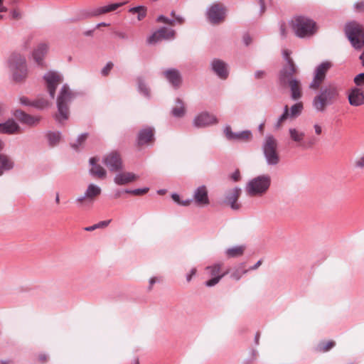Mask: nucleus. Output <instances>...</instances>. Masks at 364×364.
<instances>
[{"label": "nucleus", "mask_w": 364, "mask_h": 364, "mask_svg": "<svg viewBox=\"0 0 364 364\" xmlns=\"http://www.w3.org/2000/svg\"><path fill=\"white\" fill-rule=\"evenodd\" d=\"M298 69L294 63L289 60L288 63H286L282 68L280 70L278 74V82L281 87H287L288 83L291 82V80H296L294 75L296 73Z\"/></svg>", "instance_id": "obj_11"}, {"label": "nucleus", "mask_w": 364, "mask_h": 364, "mask_svg": "<svg viewBox=\"0 0 364 364\" xmlns=\"http://www.w3.org/2000/svg\"><path fill=\"white\" fill-rule=\"evenodd\" d=\"M48 105V102L44 99H39L32 102V107L43 109Z\"/></svg>", "instance_id": "obj_44"}, {"label": "nucleus", "mask_w": 364, "mask_h": 364, "mask_svg": "<svg viewBox=\"0 0 364 364\" xmlns=\"http://www.w3.org/2000/svg\"><path fill=\"white\" fill-rule=\"evenodd\" d=\"M277 140L271 134L265 136L262 144V151L269 166H276L279 163L280 158L277 151Z\"/></svg>", "instance_id": "obj_6"}, {"label": "nucleus", "mask_w": 364, "mask_h": 364, "mask_svg": "<svg viewBox=\"0 0 364 364\" xmlns=\"http://www.w3.org/2000/svg\"><path fill=\"white\" fill-rule=\"evenodd\" d=\"M74 97V94L70 90L69 86L65 84L62 86L57 97V107L58 114H56V120L59 122L66 120L69 116L68 105Z\"/></svg>", "instance_id": "obj_5"}, {"label": "nucleus", "mask_w": 364, "mask_h": 364, "mask_svg": "<svg viewBox=\"0 0 364 364\" xmlns=\"http://www.w3.org/2000/svg\"><path fill=\"white\" fill-rule=\"evenodd\" d=\"M146 15V8L144 9V10H141L140 12L138 13L137 18L139 21H141L145 18Z\"/></svg>", "instance_id": "obj_56"}, {"label": "nucleus", "mask_w": 364, "mask_h": 364, "mask_svg": "<svg viewBox=\"0 0 364 364\" xmlns=\"http://www.w3.org/2000/svg\"><path fill=\"white\" fill-rule=\"evenodd\" d=\"M156 21L157 22H160V23H166V24H168V25H171V26H173L174 25V20L169 19V18H168L167 17H166L164 15L159 16L157 17V18H156Z\"/></svg>", "instance_id": "obj_47"}, {"label": "nucleus", "mask_w": 364, "mask_h": 364, "mask_svg": "<svg viewBox=\"0 0 364 364\" xmlns=\"http://www.w3.org/2000/svg\"><path fill=\"white\" fill-rule=\"evenodd\" d=\"M101 192L100 187L91 183L87 186L84 195L76 198L75 203L80 208H90L92 207L95 198L100 196Z\"/></svg>", "instance_id": "obj_8"}, {"label": "nucleus", "mask_w": 364, "mask_h": 364, "mask_svg": "<svg viewBox=\"0 0 364 364\" xmlns=\"http://www.w3.org/2000/svg\"><path fill=\"white\" fill-rule=\"evenodd\" d=\"M43 79L46 82L47 91L50 98L53 100L55 97L56 88L63 82V77L58 72L50 70L44 75Z\"/></svg>", "instance_id": "obj_10"}, {"label": "nucleus", "mask_w": 364, "mask_h": 364, "mask_svg": "<svg viewBox=\"0 0 364 364\" xmlns=\"http://www.w3.org/2000/svg\"><path fill=\"white\" fill-rule=\"evenodd\" d=\"M137 83L139 92L141 94H142L144 97L149 98L151 96L150 90L149 87L144 82V80L141 77H138Z\"/></svg>", "instance_id": "obj_36"}, {"label": "nucleus", "mask_w": 364, "mask_h": 364, "mask_svg": "<svg viewBox=\"0 0 364 364\" xmlns=\"http://www.w3.org/2000/svg\"><path fill=\"white\" fill-rule=\"evenodd\" d=\"M289 117V107H288L287 105H285L284 108V112H283L282 114L278 118L277 122V123L275 124V127L277 128L280 127V126L282 124V122L284 121H285Z\"/></svg>", "instance_id": "obj_41"}, {"label": "nucleus", "mask_w": 364, "mask_h": 364, "mask_svg": "<svg viewBox=\"0 0 364 364\" xmlns=\"http://www.w3.org/2000/svg\"><path fill=\"white\" fill-rule=\"evenodd\" d=\"M175 36V31L173 29H169L166 27H161L151 35L147 39L149 44H154L163 39L169 40L173 39Z\"/></svg>", "instance_id": "obj_17"}, {"label": "nucleus", "mask_w": 364, "mask_h": 364, "mask_svg": "<svg viewBox=\"0 0 364 364\" xmlns=\"http://www.w3.org/2000/svg\"><path fill=\"white\" fill-rule=\"evenodd\" d=\"M49 50V45L46 42L39 43L31 52V56L34 62L41 67H44V58Z\"/></svg>", "instance_id": "obj_16"}, {"label": "nucleus", "mask_w": 364, "mask_h": 364, "mask_svg": "<svg viewBox=\"0 0 364 364\" xmlns=\"http://www.w3.org/2000/svg\"><path fill=\"white\" fill-rule=\"evenodd\" d=\"M196 273V268H193L191 269V272L189 274H187L186 276V280L188 282H190L193 277V276H194Z\"/></svg>", "instance_id": "obj_58"}, {"label": "nucleus", "mask_w": 364, "mask_h": 364, "mask_svg": "<svg viewBox=\"0 0 364 364\" xmlns=\"http://www.w3.org/2000/svg\"><path fill=\"white\" fill-rule=\"evenodd\" d=\"M97 161L98 159L96 157H92L90 159V164L92 166L90 173L91 175L99 178H105L106 177L107 172L102 166L97 164Z\"/></svg>", "instance_id": "obj_29"}, {"label": "nucleus", "mask_w": 364, "mask_h": 364, "mask_svg": "<svg viewBox=\"0 0 364 364\" xmlns=\"http://www.w3.org/2000/svg\"><path fill=\"white\" fill-rule=\"evenodd\" d=\"M264 74H265L264 71H263V70H257V71L255 72V76L256 78L259 79V78L263 77Z\"/></svg>", "instance_id": "obj_60"}, {"label": "nucleus", "mask_w": 364, "mask_h": 364, "mask_svg": "<svg viewBox=\"0 0 364 364\" xmlns=\"http://www.w3.org/2000/svg\"><path fill=\"white\" fill-rule=\"evenodd\" d=\"M193 200L198 206L203 207L209 205L210 200L205 186H200L195 190L193 195Z\"/></svg>", "instance_id": "obj_20"}, {"label": "nucleus", "mask_w": 364, "mask_h": 364, "mask_svg": "<svg viewBox=\"0 0 364 364\" xmlns=\"http://www.w3.org/2000/svg\"><path fill=\"white\" fill-rule=\"evenodd\" d=\"M245 263H240L232 272L230 277L235 280L238 281L242 276L246 274L248 270L245 269Z\"/></svg>", "instance_id": "obj_35"}, {"label": "nucleus", "mask_w": 364, "mask_h": 364, "mask_svg": "<svg viewBox=\"0 0 364 364\" xmlns=\"http://www.w3.org/2000/svg\"><path fill=\"white\" fill-rule=\"evenodd\" d=\"M7 67L11 74V79L15 82H24L28 74L26 56L17 51L11 53L6 60Z\"/></svg>", "instance_id": "obj_2"}, {"label": "nucleus", "mask_w": 364, "mask_h": 364, "mask_svg": "<svg viewBox=\"0 0 364 364\" xmlns=\"http://www.w3.org/2000/svg\"><path fill=\"white\" fill-rule=\"evenodd\" d=\"M11 15L14 19H19L21 17V14L16 9L11 11Z\"/></svg>", "instance_id": "obj_54"}, {"label": "nucleus", "mask_w": 364, "mask_h": 364, "mask_svg": "<svg viewBox=\"0 0 364 364\" xmlns=\"http://www.w3.org/2000/svg\"><path fill=\"white\" fill-rule=\"evenodd\" d=\"M231 178L234 181H237L240 180V172L239 171H235L232 175H231Z\"/></svg>", "instance_id": "obj_57"}, {"label": "nucleus", "mask_w": 364, "mask_h": 364, "mask_svg": "<svg viewBox=\"0 0 364 364\" xmlns=\"http://www.w3.org/2000/svg\"><path fill=\"white\" fill-rule=\"evenodd\" d=\"M314 129H315L316 134L318 135L321 134L322 132V129H321V126L318 124L314 125Z\"/></svg>", "instance_id": "obj_64"}, {"label": "nucleus", "mask_w": 364, "mask_h": 364, "mask_svg": "<svg viewBox=\"0 0 364 364\" xmlns=\"http://www.w3.org/2000/svg\"><path fill=\"white\" fill-rule=\"evenodd\" d=\"M113 65H114L112 62H108L107 65L102 69V75L104 76H107L109 73L112 68H113Z\"/></svg>", "instance_id": "obj_48"}, {"label": "nucleus", "mask_w": 364, "mask_h": 364, "mask_svg": "<svg viewBox=\"0 0 364 364\" xmlns=\"http://www.w3.org/2000/svg\"><path fill=\"white\" fill-rule=\"evenodd\" d=\"M287 87H289L291 91V97L294 100L300 99L302 96L301 82L299 80H292L291 82L288 83Z\"/></svg>", "instance_id": "obj_30"}, {"label": "nucleus", "mask_w": 364, "mask_h": 364, "mask_svg": "<svg viewBox=\"0 0 364 364\" xmlns=\"http://www.w3.org/2000/svg\"><path fill=\"white\" fill-rule=\"evenodd\" d=\"M216 117L207 112L198 114L193 119V125L196 127L201 128L210 126L218 123Z\"/></svg>", "instance_id": "obj_19"}, {"label": "nucleus", "mask_w": 364, "mask_h": 364, "mask_svg": "<svg viewBox=\"0 0 364 364\" xmlns=\"http://www.w3.org/2000/svg\"><path fill=\"white\" fill-rule=\"evenodd\" d=\"M271 177L268 174L258 176L250 180L245 189L250 197H259L264 195L271 186Z\"/></svg>", "instance_id": "obj_3"}, {"label": "nucleus", "mask_w": 364, "mask_h": 364, "mask_svg": "<svg viewBox=\"0 0 364 364\" xmlns=\"http://www.w3.org/2000/svg\"><path fill=\"white\" fill-rule=\"evenodd\" d=\"M289 133L291 139L293 141L298 143L301 146V144H303V140L305 136L304 132H300L295 128H290L289 129Z\"/></svg>", "instance_id": "obj_34"}, {"label": "nucleus", "mask_w": 364, "mask_h": 364, "mask_svg": "<svg viewBox=\"0 0 364 364\" xmlns=\"http://www.w3.org/2000/svg\"><path fill=\"white\" fill-rule=\"evenodd\" d=\"M111 222V220L100 221L93 225L88 226L84 228L85 231L91 232L98 228H104L107 227Z\"/></svg>", "instance_id": "obj_39"}, {"label": "nucleus", "mask_w": 364, "mask_h": 364, "mask_svg": "<svg viewBox=\"0 0 364 364\" xmlns=\"http://www.w3.org/2000/svg\"><path fill=\"white\" fill-rule=\"evenodd\" d=\"M14 116L21 123L30 126L37 124L40 120L39 117L28 114L20 109H17L15 111Z\"/></svg>", "instance_id": "obj_27"}, {"label": "nucleus", "mask_w": 364, "mask_h": 364, "mask_svg": "<svg viewBox=\"0 0 364 364\" xmlns=\"http://www.w3.org/2000/svg\"><path fill=\"white\" fill-rule=\"evenodd\" d=\"M251 38L249 35L246 34L243 36V41L246 46H248L251 43Z\"/></svg>", "instance_id": "obj_61"}, {"label": "nucleus", "mask_w": 364, "mask_h": 364, "mask_svg": "<svg viewBox=\"0 0 364 364\" xmlns=\"http://www.w3.org/2000/svg\"><path fill=\"white\" fill-rule=\"evenodd\" d=\"M14 166V162L12 159L3 154H0V176L4 172L11 170Z\"/></svg>", "instance_id": "obj_31"}, {"label": "nucleus", "mask_w": 364, "mask_h": 364, "mask_svg": "<svg viewBox=\"0 0 364 364\" xmlns=\"http://www.w3.org/2000/svg\"><path fill=\"white\" fill-rule=\"evenodd\" d=\"M303 109L304 106L301 102L294 104L290 108V113L289 112V117L296 118L299 117L301 114Z\"/></svg>", "instance_id": "obj_37"}, {"label": "nucleus", "mask_w": 364, "mask_h": 364, "mask_svg": "<svg viewBox=\"0 0 364 364\" xmlns=\"http://www.w3.org/2000/svg\"><path fill=\"white\" fill-rule=\"evenodd\" d=\"M160 279L158 278V277H151L150 279H149V289H152V287L153 285L156 283V282H159Z\"/></svg>", "instance_id": "obj_59"}, {"label": "nucleus", "mask_w": 364, "mask_h": 364, "mask_svg": "<svg viewBox=\"0 0 364 364\" xmlns=\"http://www.w3.org/2000/svg\"><path fill=\"white\" fill-rule=\"evenodd\" d=\"M336 343L333 341H329L328 342H321L318 345L316 350L319 352H327L333 347H334Z\"/></svg>", "instance_id": "obj_38"}, {"label": "nucleus", "mask_w": 364, "mask_h": 364, "mask_svg": "<svg viewBox=\"0 0 364 364\" xmlns=\"http://www.w3.org/2000/svg\"><path fill=\"white\" fill-rule=\"evenodd\" d=\"M138 178L139 176L132 172H121L115 175L114 182L118 186H124L135 181Z\"/></svg>", "instance_id": "obj_25"}, {"label": "nucleus", "mask_w": 364, "mask_h": 364, "mask_svg": "<svg viewBox=\"0 0 364 364\" xmlns=\"http://www.w3.org/2000/svg\"><path fill=\"white\" fill-rule=\"evenodd\" d=\"M289 55H290V53L289 52V50H284L283 51V56L287 62L286 63H288L289 60L291 61L292 63H294L293 60L289 57Z\"/></svg>", "instance_id": "obj_55"}, {"label": "nucleus", "mask_w": 364, "mask_h": 364, "mask_svg": "<svg viewBox=\"0 0 364 364\" xmlns=\"http://www.w3.org/2000/svg\"><path fill=\"white\" fill-rule=\"evenodd\" d=\"M345 33L355 49H360L364 46V28L357 22L353 21L346 23Z\"/></svg>", "instance_id": "obj_7"}, {"label": "nucleus", "mask_w": 364, "mask_h": 364, "mask_svg": "<svg viewBox=\"0 0 364 364\" xmlns=\"http://www.w3.org/2000/svg\"><path fill=\"white\" fill-rule=\"evenodd\" d=\"M279 32H280V36H282V38L287 37V29H286V25L284 23H282L280 24Z\"/></svg>", "instance_id": "obj_52"}, {"label": "nucleus", "mask_w": 364, "mask_h": 364, "mask_svg": "<svg viewBox=\"0 0 364 364\" xmlns=\"http://www.w3.org/2000/svg\"><path fill=\"white\" fill-rule=\"evenodd\" d=\"M341 87L336 82H330L323 86L312 101L314 108L320 112L325 111L326 107L333 105L340 97Z\"/></svg>", "instance_id": "obj_1"}, {"label": "nucleus", "mask_w": 364, "mask_h": 364, "mask_svg": "<svg viewBox=\"0 0 364 364\" xmlns=\"http://www.w3.org/2000/svg\"><path fill=\"white\" fill-rule=\"evenodd\" d=\"M20 127L14 119H9L4 123H0V133L14 134L20 132Z\"/></svg>", "instance_id": "obj_28"}, {"label": "nucleus", "mask_w": 364, "mask_h": 364, "mask_svg": "<svg viewBox=\"0 0 364 364\" xmlns=\"http://www.w3.org/2000/svg\"><path fill=\"white\" fill-rule=\"evenodd\" d=\"M20 102L23 105L26 106H32V102H31L27 97H20Z\"/></svg>", "instance_id": "obj_53"}, {"label": "nucleus", "mask_w": 364, "mask_h": 364, "mask_svg": "<svg viewBox=\"0 0 364 364\" xmlns=\"http://www.w3.org/2000/svg\"><path fill=\"white\" fill-rule=\"evenodd\" d=\"M186 113V107L181 99L177 98L176 100V105L171 109V114L173 117L181 118L184 116Z\"/></svg>", "instance_id": "obj_33"}, {"label": "nucleus", "mask_w": 364, "mask_h": 364, "mask_svg": "<svg viewBox=\"0 0 364 364\" xmlns=\"http://www.w3.org/2000/svg\"><path fill=\"white\" fill-rule=\"evenodd\" d=\"M261 264H262V260L260 259V260L257 261V263H256L255 265H253V266L250 267L249 268V269H247V270H248V271H249V270H255V269H257V268H258Z\"/></svg>", "instance_id": "obj_63"}, {"label": "nucleus", "mask_w": 364, "mask_h": 364, "mask_svg": "<svg viewBox=\"0 0 364 364\" xmlns=\"http://www.w3.org/2000/svg\"><path fill=\"white\" fill-rule=\"evenodd\" d=\"M331 67L332 63L328 61H324L316 66L314 70L313 80L310 84V87L314 90L318 89L324 81L326 73Z\"/></svg>", "instance_id": "obj_12"}, {"label": "nucleus", "mask_w": 364, "mask_h": 364, "mask_svg": "<svg viewBox=\"0 0 364 364\" xmlns=\"http://www.w3.org/2000/svg\"><path fill=\"white\" fill-rule=\"evenodd\" d=\"M149 188H136V189H134V190L125 189L124 192L126 193H129V194H132L134 196H141V195L146 193L149 191Z\"/></svg>", "instance_id": "obj_42"}, {"label": "nucleus", "mask_w": 364, "mask_h": 364, "mask_svg": "<svg viewBox=\"0 0 364 364\" xmlns=\"http://www.w3.org/2000/svg\"><path fill=\"white\" fill-rule=\"evenodd\" d=\"M102 162L112 172L119 171L123 168L121 156L117 151H112L105 156Z\"/></svg>", "instance_id": "obj_14"}, {"label": "nucleus", "mask_w": 364, "mask_h": 364, "mask_svg": "<svg viewBox=\"0 0 364 364\" xmlns=\"http://www.w3.org/2000/svg\"><path fill=\"white\" fill-rule=\"evenodd\" d=\"M146 7L144 6H135V7H132V8H130L129 10V12H130L131 14H138L139 12L141 11V10H144Z\"/></svg>", "instance_id": "obj_51"}, {"label": "nucleus", "mask_w": 364, "mask_h": 364, "mask_svg": "<svg viewBox=\"0 0 364 364\" xmlns=\"http://www.w3.org/2000/svg\"><path fill=\"white\" fill-rule=\"evenodd\" d=\"M213 72L221 79H226L228 76V65L223 60L214 59L211 63Z\"/></svg>", "instance_id": "obj_24"}, {"label": "nucleus", "mask_w": 364, "mask_h": 364, "mask_svg": "<svg viewBox=\"0 0 364 364\" xmlns=\"http://www.w3.org/2000/svg\"><path fill=\"white\" fill-rule=\"evenodd\" d=\"M207 17L211 23H220L225 17V7L221 4H213L207 10Z\"/></svg>", "instance_id": "obj_13"}, {"label": "nucleus", "mask_w": 364, "mask_h": 364, "mask_svg": "<svg viewBox=\"0 0 364 364\" xmlns=\"http://www.w3.org/2000/svg\"><path fill=\"white\" fill-rule=\"evenodd\" d=\"M354 82L358 86L364 85V73L357 75L354 78Z\"/></svg>", "instance_id": "obj_49"}, {"label": "nucleus", "mask_w": 364, "mask_h": 364, "mask_svg": "<svg viewBox=\"0 0 364 364\" xmlns=\"http://www.w3.org/2000/svg\"><path fill=\"white\" fill-rule=\"evenodd\" d=\"M163 75L175 89H178L181 86L182 77L177 69L169 68L163 72Z\"/></svg>", "instance_id": "obj_22"}, {"label": "nucleus", "mask_w": 364, "mask_h": 364, "mask_svg": "<svg viewBox=\"0 0 364 364\" xmlns=\"http://www.w3.org/2000/svg\"><path fill=\"white\" fill-rule=\"evenodd\" d=\"M87 135H88V134H87V133H84V134H80V135L78 136V138H77V139L76 142H75V143L72 144H71V146H72L74 149L77 150V149H78V148H79V146L82 144V143H83V142L86 140V139H87Z\"/></svg>", "instance_id": "obj_43"}, {"label": "nucleus", "mask_w": 364, "mask_h": 364, "mask_svg": "<svg viewBox=\"0 0 364 364\" xmlns=\"http://www.w3.org/2000/svg\"><path fill=\"white\" fill-rule=\"evenodd\" d=\"M348 101L350 105L358 107L364 105V94L358 88L351 89L348 95Z\"/></svg>", "instance_id": "obj_26"}, {"label": "nucleus", "mask_w": 364, "mask_h": 364, "mask_svg": "<svg viewBox=\"0 0 364 364\" xmlns=\"http://www.w3.org/2000/svg\"><path fill=\"white\" fill-rule=\"evenodd\" d=\"M224 133L228 140L247 141L252 139V132L245 130L240 132H233L230 126H226Z\"/></svg>", "instance_id": "obj_21"}, {"label": "nucleus", "mask_w": 364, "mask_h": 364, "mask_svg": "<svg viewBox=\"0 0 364 364\" xmlns=\"http://www.w3.org/2000/svg\"><path fill=\"white\" fill-rule=\"evenodd\" d=\"M245 249V245H237L227 249L225 253L228 258H237L244 254Z\"/></svg>", "instance_id": "obj_32"}, {"label": "nucleus", "mask_w": 364, "mask_h": 364, "mask_svg": "<svg viewBox=\"0 0 364 364\" xmlns=\"http://www.w3.org/2000/svg\"><path fill=\"white\" fill-rule=\"evenodd\" d=\"M242 193V189L239 187H235L228 191L225 193V203H227L234 210H238L241 208V204L237 202Z\"/></svg>", "instance_id": "obj_18"}, {"label": "nucleus", "mask_w": 364, "mask_h": 364, "mask_svg": "<svg viewBox=\"0 0 364 364\" xmlns=\"http://www.w3.org/2000/svg\"><path fill=\"white\" fill-rule=\"evenodd\" d=\"M122 5H124V3H114L90 10H85L80 12V17L77 19H71V21H76L80 19L97 17L109 12H112L119 9Z\"/></svg>", "instance_id": "obj_9"}, {"label": "nucleus", "mask_w": 364, "mask_h": 364, "mask_svg": "<svg viewBox=\"0 0 364 364\" xmlns=\"http://www.w3.org/2000/svg\"><path fill=\"white\" fill-rule=\"evenodd\" d=\"M152 127H145L141 129L137 136L138 146H143L154 140V133Z\"/></svg>", "instance_id": "obj_23"}, {"label": "nucleus", "mask_w": 364, "mask_h": 364, "mask_svg": "<svg viewBox=\"0 0 364 364\" xmlns=\"http://www.w3.org/2000/svg\"><path fill=\"white\" fill-rule=\"evenodd\" d=\"M60 139V134L59 132H49L48 134V139L50 145L54 146L58 143Z\"/></svg>", "instance_id": "obj_40"}, {"label": "nucleus", "mask_w": 364, "mask_h": 364, "mask_svg": "<svg viewBox=\"0 0 364 364\" xmlns=\"http://www.w3.org/2000/svg\"><path fill=\"white\" fill-rule=\"evenodd\" d=\"M353 166L355 168L363 169L364 168V156L358 157L355 159L353 163Z\"/></svg>", "instance_id": "obj_46"}, {"label": "nucleus", "mask_w": 364, "mask_h": 364, "mask_svg": "<svg viewBox=\"0 0 364 364\" xmlns=\"http://www.w3.org/2000/svg\"><path fill=\"white\" fill-rule=\"evenodd\" d=\"M259 4L260 5V13L262 14L265 11V4L264 0H259Z\"/></svg>", "instance_id": "obj_62"}, {"label": "nucleus", "mask_w": 364, "mask_h": 364, "mask_svg": "<svg viewBox=\"0 0 364 364\" xmlns=\"http://www.w3.org/2000/svg\"><path fill=\"white\" fill-rule=\"evenodd\" d=\"M222 263H215L211 266H208L205 268V270L208 272V274L213 278L205 282L206 287H213L217 284L220 279L228 273V271L223 273L222 274H219Z\"/></svg>", "instance_id": "obj_15"}, {"label": "nucleus", "mask_w": 364, "mask_h": 364, "mask_svg": "<svg viewBox=\"0 0 364 364\" xmlns=\"http://www.w3.org/2000/svg\"><path fill=\"white\" fill-rule=\"evenodd\" d=\"M33 40V36H28L26 38L24 39L23 43H22V48L24 50H27L30 45H31V43Z\"/></svg>", "instance_id": "obj_50"}, {"label": "nucleus", "mask_w": 364, "mask_h": 364, "mask_svg": "<svg viewBox=\"0 0 364 364\" xmlns=\"http://www.w3.org/2000/svg\"><path fill=\"white\" fill-rule=\"evenodd\" d=\"M316 139L314 136H311L307 140V141L301 144V147H302L303 149L311 148L316 143Z\"/></svg>", "instance_id": "obj_45"}, {"label": "nucleus", "mask_w": 364, "mask_h": 364, "mask_svg": "<svg viewBox=\"0 0 364 364\" xmlns=\"http://www.w3.org/2000/svg\"><path fill=\"white\" fill-rule=\"evenodd\" d=\"M291 27L295 35L300 38L312 36L317 28L314 20L303 16H296L292 20Z\"/></svg>", "instance_id": "obj_4"}]
</instances>
